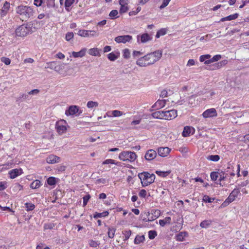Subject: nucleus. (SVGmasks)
<instances>
[{
    "label": "nucleus",
    "mask_w": 249,
    "mask_h": 249,
    "mask_svg": "<svg viewBox=\"0 0 249 249\" xmlns=\"http://www.w3.org/2000/svg\"><path fill=\"white\" fill-rule=\"evenodd\" d=\"M22 173V169L21 168L12 169L9 171L8 173L10 178L12 179L15 178Z\"/></svg>",
    "instance_id": "14"
},
{
    "label": "nucleus",
    "mask_w": 249,
    "mask_h": 249,
    "mask_svg": "<svg viewBox=\"0 0 249 249\" xmlns=\"http://www.w3.org/2000/svg\"><path fill=\"white\" fill-rule=\"evenodd\" d=\"M165 100H159L152 106V108L160 109L163 107L165 106Z\"/></svg>",
    "instance_id": "23"
},
{
    "label": "nucleus",
    "mask_w": 249,
    "mask_h": 249,
    "mask_svg": "<svg viewBox=\"0 0 249 249\" xmlns=\"http://www.w3.org/2000/svg\"><path fill=\"white\" fill-rule=\"evenodd\" d=\"M187 235L186 232H180L177 236V240L179 241H182Z\"/></svg>",
    "instance_id": "37"
},
{
    "label": "nucleus",
    "mask_w": 249,
    "mask_h": 249,
    "mask_svg": "<svg viewBox=\"0 0 249 249\" xmlns=\"http://www.w3.org/2000/svg\"><path fill=\"white\" fill-rule=\"evenodd\" d=\"M239 192L240 191L238 189H234L230 194L228 197L226 199L225 202H227L228 203L232 202L237 196Z\"/></svg>",
    "instance_id": "13"
},
{
    "label": "nucleus",
    "mask_w": 249,
    "mask_h": 249,
    "mask_svg": "<svg viewBox=\"0 0 249 249\" xmlns=\"http://www.w3.org/2000/svg\"><path fill=\"white\" fill-rule=\"evenodd\" d=\"M160 215V211L159 210H152L151 212H148L147 219H144L145 221H153L158 218Z\"/></svg>",
    "instance_id": "7"
},
{
    "label": "nucleus",
    "mask_w": 249,
    "mask_h": 249,
    "mask_svg": "<svg viewBox=\"0 0 249 249\" xmlns=\"http://www.w3.org/2000/svg\"><path fill=\"white\" fill-rule=\"evenodd\" d=\"M66 123V121L64 120H61L59 122H57L55 124V129L56 130L57 132L60 135H62V134L65 133L67 130L68 127L69 126H66L63 124L62 123Z\"/></svg>",
    "instance_id": "5"
},
{
    "label": "nucleus",
    "mask_w": 249,
    "mask_h": 249,
    "mask_svg": "<svg viewBox=\"0 0 249 249\" xmlns=\"http://www.w3.org/2000/svg\"><path fill=\"white\" fill-rule=\"evenodd\" d=\"M162 51L157 50L141 57L136 61V64L141 67H146L155 64L162 57Z\"/></svg>",
    "instance_id": "1"
},
{
    "label": "nucleus",
    "mask_w": 249,
    "mask_h": 249,
    "mask_svg": "<svg viewBox=\"0 0 249 249\" xmlns=\"http://www.w3.org/2000/svg\"><path fill=\"white\" fill-rule=\"evenodd\" d=\"M123 56L124 58L128 59L130 57V52L128 49H125L123 50Z\"/></svg>",
    "instance_id": "47"
},
{
    "label": "nucleus",
    "mask_w": 249,
    "mask_h": 249,
    "mask_svg": "<svg viewBox=\"0 0 249 249\" xmlns=\"http://www.w3.org/2000/svg\"><path fill=\"white\" fill-rule=\"evenodd\" d=\"M227 63H228L227 60H226V59L223 60L221 61L218 62L217 63H216L214 64L212 66L213 68L211 69V70H215L219 69L221 68L222 67H224V66H225Z\"/></svg>",
    "instance_id": "22"
},
{
    "label": "nucleus",
    "mask_w": 249,
    "mask_h": 249,
    "mask_svg": "<svg viewBox=\"0 0 249 249\" xmlns=\"http://www.w3.org/2000/svg\"><path fill=\"white\" fill-rule=\"evenodd\" d=\"M193 128L190 126H185L183 129V131L182 133V135L184 137H187L189 136L190 133H191L192 130Z\"/></svg>",
    "instance_id": "27"
},
{
    "label": "nucleus",
    "mask_w": 249,
    "mask_h": 249,
    "mask_svg": "<svg viewBox=\"0 0 249 249\" xmlns=\"http://www.w3.org/2000/svg\"><path fill=\"white\" fill-rule=\"evenodd\" d=\"M120 56V53L118 52H111L107 54L108 59L111 61H114L116 60Z\"/></svg>",
    "instance_id": "25"
},
{
    "label": "nucleus",
    "mask_w": 249,
    "mask_h": 249,
    "mask_svg": "<svg viewBox=\"0 0 249 249\" xmlns=\"http://www.w3.org/2000/svg\"><path fill=\"white\" fill-rule=\"evenodd\" d=\"M118 14V12L117 10H113L110 12L109 16L111 17L112 18H117V15Z\"/></svg>",
    "instance_id": "55"
},
{
    "label": "nucleus",
    "mask_w": 249,
    "mask_h": 249,
    "mask_svg": "<svg viewBox=\"0 0 249 249\" xmlns=\"http://www.w3.org/2000/svg\"><path fill=\"white\" fill-rule=\"evenodd\" d=\"M86 51H87V49L83 48L82 50H81L79 52H72V56H73L75 58L82 57L85 55Z\"/></svg>",
    "instance_id": "24"
},
{
    "label": "nucleus",
    "mask_w": 249,
    "mask_h": 249,
    "mask_svg": "<svg viewBox=\"0 0 249 249\" xmlns=\"http://www.w3.org/2000/svg\"><path fill=\"white\" fill-rule=\"evenodd\" d=\"M74 0H66L65 2V6L67 10L68 8L70 7L74 2Z\"/></svg>",
    "instance_id": "52"
},
{
    "label": "nucleus",
    "mask_w": 249,
    "mask_h": 249,
    "mask_svg": "<svg viewBox=\"0 0 249 249\" xmlns=\"http://www.w3.org/2000/svg\"><path fill=\"white\" fill-rule=\"evenodd\" d=\"M166 31L164 29H161L158 31L156 34V37L159 38L160 36L165 35Z\"/></svg>",
    "instance_id": "49"
},
{
    "label": "nucleus",
    "mask_w": 249,
    "mask_h": 249,
    "mask_svg": "<svg viewBox=\"0 0 249 249\" xmlns=\"http://www.w3.org/2000/svg\"><path fill=\"white\" fill-rule=\"evenodd\" d=\"M217 115V111L214 108H211L205 110L202 114L204 118L216 117Z\"/></svg>",
    "instance_id": "12"
},
{
    "label": "nucleus",
    "mask_w": 249,
    "mask_h": 249,
    "mask_svg": "<svg viewBox=\"0 0 249 249\" xmlns=\"http://www.w3.org/2000/svg\"><path fill=\"white\" fill-rule=\"evenodd\" d=\"M211 58V55L210 54H204L200 56L199 60L201 62H204L205 63V61H207V60L210 59Z\"/></svg>",
    "instance_id": "42"
},
{
    "label": "nucleus",
    "mask_w": 249,
    "mask_h": 249,
    "mask_svg": "<svg viewBox=\"0 0 249 249\" xmlns=\"http://www.w3.org/2000/svg\"><path fill=\"white\" fill-rule=\"evenodd\" d=\"M153 117L156 119H164V111H156L152 114Z\"/></svg>",
    "instance_id": "28"
},
{
    "label": "nucleus",
    "mask_w": 249,
    "mask_h": 249,
    "mask_svg": "<svg viewBox=\"0 0 249 249\" xmlns=\"http://www.w3.org/2000/svg\"><path fill=\"white\" fill-rule=\"evenodd\" d=\"M87 106L88 108H92L97 107L98 106V103L97 102L90 101L87 103Z\"/></svg>",
    "instance_id": "41"
},
{
    "label": "nucleus",
    "mask_w": 249,
    "mask_h": 249,
    "mask_svg": "<svg viewBox=\"0 0 249 249\" xmlns=\"http://www.w3.org/2000/svg\"><path fill=\"white\" fill-rule=\"evenodd\" d=\"M136 158L137 155L135 153L131 151H123L119 156V159L124 161L133 162Z\"/></svg>",
    "instance_id": "4"
},
{
    "label": "nucleus",
    "mask_w": 249,
    "mask_h": 249,
    "mask_svg": "<svg viewBox=\"0 0 249 249\" xmlns=\"http://www.w3.org/2000/svg\"><path fill=\"white\" fill-rule=\"evenodd\" d=\"M108 212L107 211H105L101 213H95L94 214L93 217L94 218H97L99 217H103L107 216L108 215Z\"/></svg>",
    "instance_id": "36"
},
{
    "label": "nucleus",
    "mask_w": 249,
    "mask_h": 249,
    "mask_svg": "<svg viewBox=\"0 0 249 249\" xmlns=\"http://www.w3.org/2000/svg\"><path fill=\"white\" fill-rule=\"evenodd\" d=\"M171 173L170 171H156V173L162 177H166L168 176Z\"/></svg>",
    "instance_id": "40"
},
{
    "label": "nucleus",
    "mask_w": 249,
    "mask_h": 249,
    "mask_svg": "<svg viewBox=\"0 0 249 249\" xmlns=\"http://www.w3.org/2000/svg\"><path fill=\"white\" fill-rule=\"evenodd\" d=\"M60 158L54 155H51L46 158V162L50 164H53L59 162Z\"/></svg>",
    "instance_id": "20"
},
{
    "label": "nucleus",
    "mask_w": 249,
    "mask_h": 249,
    "mask_svg": "<svg viewBox=\"0 0 249 249\" xmlns=\"http://www.w3.org/2000/svg\"><path fill=\"white\" fill-rule=\"evenodd\" d=\"M138 177L141 179L142 186H146L152 183L155 179V176L153 174L148 172H142L139 174Z\"/></svg>",
    "instance_id": "3"
},
{
    "label": "nucleus",
    "mask_w": 249,
    "mask_h": 249,
    "mask_svg": "<svg viewBox=\"0 0 249 249\" xmlns=\"http://www.w3.org/2000/svg\"><path fill=\"white\" fill-rule=\"evenodd\" d=\"M132 39V36L129 35L120 36L116 37L114 40L118 43H125L130 42Z\"/></svg>",
    "instance_id": "10"
},
{
    "label": "nucleus",
    "mask_w": 249,
    "mask_h": 249,
    "mask_svg": "<svg viewBox=\"0 0 249 249\" xmlns=\"http://www.w3.org/2000/svg\"><path fill=\"white\" fill-rule=\"evenodd\" d=\"M0 60L6 65H9L11 63V60L8 57H2Z\"/></svg>",
    "instance_id": "53"
},
{
    "label": "nucleus",
    "mask_w": 249,
    "mask_h": 249,
    "mask_svg": "<svg viewBox=\"0 0 249 249\" xmlns=\"http://www.w3.org/2000/svg\"><path fill=\"white\" fill-rule=\"evenodd\" d=\"M16 13L21 16L23 20H27L34 13L33 9L30 6L20 5L16 8Z\"/></svg>",
    "instance_id": "2"
},
{
    "label": "nucleus",
    "mask_w": 249,
    "mask_h": 249,
    "mask_svg": "<svg viewBox=\"0 0 249 249\" xmlns=\"http://www.w3.org/2000/svg\"><path fill=\"white\" fill-rule=\"evenodd\" d=\"M221 58V55L220 54H216V55L213 56L210 59L207 60V61H205V64L208 65V64L213 63L214 62L217 61L219 60Z\"/></svg>",
    "instance_id": "26"
},
{
    "label": "nucleus",
    "mask_w": 249,
    "mask_h": 249,
    "mask_svg": "<svg viewBox=\"0 0 249 249\" xmlns=\"http://www.w3.org/2000/svg\"><path fill=\"white\" fill-rule=\"evenodd\" d=\"M238 17V14L237 13H235L233 15H229L226 17L223 18L221 19V21H225L226 20H231L233 19H236Z\"/></svg>",
    "instance_id": "29"
},
{
    "label": "nucleus",
    "mask_w": 249,
    "mask_h": 249,
    "mask_svg": "<svg viewBox=\"0 0 249 249\" xmlns=\"http://www.w3.org/2000/svg\"><path fill=\"white\" fill-rule=\"evenodd\" d=\"M207 159L211 161H217L220 159V157L217 155L209 156Z\"/></svg>",
    "instance_id": "43"
},
{
    "label": "nucleus",
    "mask_w": 249,
    "mask_h": 249,
    "mask_svg": "<svg viewBox=\"0 0 249 249\" xmlns=\"http://www.w3.org/2000/svg\"><path fill=\"white\" fill-rule=\"evenodd\" d=\"M103 164H116V163L115 162V160L112 159H107L105 160L103 162Z\"/></svg>",
    "instance_id": "60"
},
{
    "label": "nucleus",
    "mask_w": 249,
    "mask_h": 249,
    "mask_svg": "<svg viewBox=\"0 0 249 249\" xmlns=\"http://www.w3.org/2000/svg\"><path fill=\"white\" fill-rule=\"evenodd\" d=\"M30 98L27 93H22L17 98V101L22 102L26 100H30Z\"/></svg>",
    "instance_id": "31"
},
{
    "label": "nucleus",
    "mask_w": 249,
    "mask_h": 249,
    "mask_svg": "<svg viewBox=\"0 0 249 249\" xmlns=\"http://www.w3.org/2000/svg\"><path fill=\"white\" fill-rule=\"evenodd\" d=\"M74 35L72 32H68L66 34L65 39L67 41H69L73 38Z\"/></svg>",
    "instance_id": "50"
},
{
    "label": "nucleus",
    "mask_w": 249,
    "mask_h": 249,
    "mask_svg": "<svg viewBox=\"0 0 249 249\" xmlns=\"http://www.w3.org/2000/svg\"><path fill=\"white\" fill-rule=\"evenodd\" d=\"M122 234L124 236V240L125 241L127 240L130 237L131 234V231L130 230H124L122 231Z\"/></svg>",
    "instance_id": "39"
},
{
    "label": "nucleus",
    "mask_w": 249,
    "mask_h": 249,
    "mask_svg": "<svg viewBox=\"0 0 249 249\" xmlns=\"http://www.w3.org/2000/svg\"><path fill=\"white\" fill-rule=\"evenodd\" d=\"M39 92L38 89H34L28 92V94L30 95H37Z\"/></svg>",
    "instance_id": "64"
},
{
    "label": "nucleus",
    "mask_w": 249,
    "mask_h": 249,
    "mask_svg": "<svg viewBox=\"0 0 249 249\" xmlns=\"http://www.w3.org/2000/svg\"><path fill=\"white\" fill-rule=\"evenodd\" d=\"M25 207L26 208L27 211H32L34 209L35 206L32 203H25Z\"/></svg>",
    "instance_id": "51"
},
{
    "label": "nucleus",
    "mask_w": 249,
    "mask_h": 249,
    "mask_svg": "<svg viewBox=\"0 0 249 249\" xmlns=\"http://www.w3.org/2000/svg\"><path fill=\"white\" fill-rule=\"evenodd\" d=\"M141 10V7H137L136 11H132L129 13V16H134L136 15L137 13H138Z\"/></svg>",
    "instance_id": "62"
},
{
    "label": "nucleus",
    "mask_w": 249,
    "mask_h": 249,
    "mask_svg": "<svg viewBox=\"0 0 249 249\" xmlns=\"http://www.w3.org/2000/svg\"><path fill=\"white\" fill-rule=\"evenodd\" d=\"M41 183L40 180L36 179L34 180L30 185V187L32 189H37L40 187Z\"/></svg>",
    "instance_id": "34"
},
{
    "label": "nucleus",
    "mask_w": 249,
    "mask_h": 249,
    "mask_svg": "<svg viewBox=\"0 0 249 249\" xmlns=\"http://www.w3.org/2000/svg\"><path fill=\"white\" fill-rule=\"evenodd\" d=\"M157 156V152L153 149H149L147 151L145 154V159L147 160H154Z\"/></svg>",
    "instance_id": "15"
},
{
    "label": "nucleus",
    "mask_w": 249,
    "mask_h": 249,
    "mask_svg": "<svg viewBox=\"0 0 249 249\" xmlns=\"http://www.w3.org/2000/svg\"><path fill=\"white\" fill-rule=\"evenodd\" d=\"M214 198L210 197L207 195H205L203 196V200L205 202H212L213 201Z\"/></svg>",
    "instance_id": "56"
},
{
    "label": "nucleus",
    "mask_w": 249,
    "mask_h": 249,
    "mask_svg": "<svg viewBox=\"0 0 249 249\" xmlns=\"http://www.w3.org/2000/svg\"><path fill=\"white\" fill-rule=\"evenodd\" d=\"M219 173L218 172H212L211 173V178L212 180L215 181L219 178Z\"/></svg>",
    "instance_id": "44"
},
{
    "label": "nucleus",
    "mask_w": 249,
    "mask_h": 249,
    "mask_svg": "<svg viewBox=\"0 0 249 249\" xmlns=\"http://www.w3.org/2000/svg\"><path fill=\"white\" fill-rule=\"evenodd\" d=\"M29 30L27 26L22 25L16 30V35L18 36H25L29 33Z\"/></svg>",
    "instance_id": "8"
},
{
    "label": "nucleus",
    "mask_w": 249,
    "mask_h": 249,
    "mask_svg": "<svg viewBox=\"0 0 249 249\" xmlns=\"http://www.w3.org/2000/svg\"><path fill=\"white\" fill-rule=\"evenodd\" d=\"M79 107L75 105L71 106L69 107L68 109L66 110L65 114L67 116L73 115L78 112V114L82 113V111L80 110L79 112Z\"/></svg>",
    "instance_id": "9"
},
{
    "label": "nucleus",
    "mask_w": 249,
    "mask_h": 249,
    "mask_svg": "<svg viewBox=\"0 0 249 249\" xmlns=\"http://www.w3.org/2000/svg\"><path fill=\"white\" fill-rule=\"evenodd\" d=\"M147 192L145 190L142 189L141 190L139 194V195L140 197L142 198H145L146 196Z\"/></svg>",
    "instance_id": "63"
},
{
    "label": "nucleus",
    "mask_w": 249,
    "mask_h": 249,
    "mask_svg": "<svg viewBox=\"0 0 249 249\" xmlns=\"http://www.w3.org/2000/svg\"><path fill=\"white\" fill-rule=\"evenodd\" d=\"M171 218L170 217H166L164 219H161L159 221V224L162 227H164L166 224H171Z\"/></svg>",
    "instance_id": "32"
},
{
    "label": "nucleus",
    "mask_w": 249,
    "mask_h": 249,
    "mask_svg": "<svg viewBox=\"0 0 249 249\" xmlns=\"http://www.w3.org/2000/svg\"><path fill=\"white\" fill-rule=\"evenodd\" d=\"M177 116V111L175 109L164 111V119L170 120Z\"/></svg>",
    "instance_id": "11"
},
{
    "label": "nucleus",
    "mask_w": 249,
    "mask_h": 249,
    "mask_svg": "<svg viewBox=\"0 0 249 249\" xmlns=\"http://www.w3.org/2000/svg\"><path fill=\"white\" fill-rule=\"evenodd\" d=\"M170 149L167 147H160L158 149V153L160 157H165L169 154Z\"/></svg>",
    "instance_id": "17"
},
{
    "label": "nucleus",
    "mask_w": 249,
    "mask_h": 249,
    "mask_svg": "<svg viewBox=\"0 0 249 249\" xmlns=\"http://www.w3.org/2000/svg\"><path fill=\"white\" fill-rule=\"evenodd\" d=\"M10 4L9 2L5 1L2 8L0 10V16L2 18L4 17L8 12L10 9Z\"/></svg>",
    "instance_id": "16"
},
{
    "label": "nucleus",
    "mask_w": 249,
    "mask_h": 249,
    "mask_svg": "<svg viewBox=\"0 0 249 249\" xmlns=\"http://www.w3.org/2000/svg\"><path fill=\"white\" fill-rule=\"evenodd\" d=\"M212 223L211 220H205L202 221L200 224V226L202 228L206 229L209 227Z\"/></svg>",
    "instance_id": "33"
},
{
    "label": "nucleus",
    "mask_w": 249,
    "mask_h": 249,
    "mask_svg": "<svg viewBox=\"0 0 249 249\" xmlns=\"http://www.w3.org/2000/svg\"><path fill=\"white\" fill-rule=\"evenodd\" d=\"M77 35L81 37H94L98 36V34L95 31H89L86 30H79Z\"/></svg>",
    "instance_id": "6"
},
{
    "label": "nucleus",
    "mask_w": 249,
    "mask_h": 249,
    "mask_svg": "<svg viewBox=\"0 0 249 249\" xmlns=\"http://www.w3.org/2000/svg\"><path fill=\"white\" fill-rule=\"evenodd\" d=\"M49 64L50 69H53L58 72H60V71L63 69V67H64L63 64L56 65V62H50Z\"/></svg>",
    "instance_id": "19"
},
{
    "label": "nucleus",
    "mask_w": 249,
    "mask_h": 249,
    "mask_svg": "<svg viewBox=\"0 0 249 249\" xmlns=\"http://www.w3.org/2000/svg\"><path fill=\"white\" fill-rule=\"evenodd\" d=\"M90 198V196L89 194L86 195L83 197V206H85Z\"/></svg>",
    "instance_id": "57"
},
{
    "label": "nucleus",
    "mask_w": 249,
    "mask_h": 249,
    "mask_svg": "<svg viewBox=\"0 0 249 249\" xmlns=\"http://www.w3.org/2000/svg\"><path fill=\"white\" fill-rule=\"evenodd\" d=\"M145 237L144 235H137L134 240L135 244H139L144 241Z\"/></svg>",
    "instance_id": "35"
},
{
    "label": "nucleus",
    "mask_w": 249,
    "mask_h": 249,
    "mask_svg": "<svg viewBox=\"0 0 249 249\" xmlns=\"http://www.w3.org/2000/svg\"><path fill=\"white\" fill-rule=\"evenodd\" d=\"M140 38L141 42L142 43H146L148 41L151 40L152 37H151L148 34L145 33L142 35L137 36V39L139 41Z\"/></svg>",
    "instance_id": "18"
},
{
    "label": "nucleus",
    "mask_w": 249,
    "mask_h": 249,
    "mask_svg": "<svg viewBox=\"0 0 249 249\" xmlns=\"http://www.w3.org/2000/svg\"><path fill=\"white\" fill-rule=\"evenodd\" d=\"M101 50L97 48H93L89 50V53L93 56H99Z\"/></svg>",
    "instance_id": "30"
},
{
    "label": "nucleus",
    "mask_w": 249,
    "mask_h": 249,
    "mask_svg": "<svg viewBox=\"0 0 249 249\" xmlns=\"http://www.w3.org/2000/svg\"><path fill=\"white\" fill-rule=\"evenodd\" d=\"M124 114V113L120 110H114L112 111V115L113 117H120Z\"/></svg>",
    "instance_id": "46"
},
{
    "label": "nucleus",
    "mask_w": 249,
    "mask_h": 249,
    "mask_svg": "<svg viewBox=\"0 0 249 249\" xmlns=\"http://www.w3.org/2000/svg\"><path fill=\"white\" fill-rule=\"evenodd\" d=\"M47 183L50 185H53L56 183V179L54 177H49L47 179Z\"/></svg>",
    "instance_id": "48"
},
{
    "label": "nucleus",
    "mask_w": 249,
    "mask_h": 249,
    "mask_svg": "<svg viewBox=\"0 0 249 249\" xmlns=\"http://www.w3.org/2000/svg\"><path fill=\"white\" fill-rule=\"evenodd\" d=\"M100 244V242L97 241H94L93 240H90L89 241V245L91 247L96 248Z\"/></svg>",
    "instance_id": "45"
},
{
    "label": "nucleus",
    "mask_w": 249,
    "mask_h": 249,
    "mask_svg": "<svg viewBox=\"0 0 249 249\" xmlns=\"http://www.w3.org/2000/svg\"><path fill=\"white\" fill-rule=\"evenodd\" d=\"M227 63H228L227 60H226V59L223 60L221 61L218 62L217 63H216L214 64L212 66L213 68L211 69V70H215L219 69L221 68L222 67H224V66H225Z\"/></svg>",
    "instance_id": "21"
},
{
    "label": "nucleus",
    "mask_w": 249,
    "mask_h": 249,
    "mask_svg": "<svg viewBox=\"0 0 249 249\" xmlns=\"http://www.w3.org/2000/svg\"><path fill=\"white\" fill-rule=\"evenodd\" d=\"M36 249H50V248L44 244L40 243L36 246Z\"/></svg>",
    "instance_id": "58"
},
{
    "label": "nucleus",
    "mask_w": 249,
    "mask_h": 249,
    "mask_svg": "<svg viewBox=\"0 0 249 249\" xmlns=\"http://www.w3.org/2000/svg\"><path fill=\"white\" fill-rule=\"evenodd\" d=\"M116 232V229L114 228H109L108 229L107 234L108 236L110 238H113L115 235V233Z\"/></svg>",
    "instance_id": "38"
},
{
    "label": "nucleus",
    "mask_w": 249,
    "mask_h": 249,
    "mask_svg": "<svg viewBox=\"0 0 249 249\" xmlns=\"http://www.w3.org/2000/svg\"><path fill=\"white\" fill-rule=\"evenodd\" d=\"M54 227V225L53 224L49 223V224H45L44 226V228L45 230H51L53 229Z\"/></svg>",
    "instance_id": "59"
},
{
    "label": "nucleus",
    "mask_w": 249,
    "mask_h": 249,
    "mask_svg": "<svg viewBox=\"0 0 249 249\" xmlns=\"http://www.w3.org/2000/svg\"><path fill=\"white\" fill-rule=\"evenodd\" d=\"M157 232L155 231H150L148 232V236L150 239H154L157 236Z\"/></svg>",
    "instance_id": "54"
},
{
    "label": "nucleus",
    "mask_w": 249,
    "mask_h": 249,
    "mask_svg": "<svg viewBox=\"0 0 249 249\" xmlns=\"http://www.w3.org/2000/svg\"><path fill=\"white\" fill-rule=\"evenodd\" d=\"M171 0H163L162 4L160 6V8L162 9L168 5Z\"/></svg>",
    "instance_id": "61"
}]
</instances>
